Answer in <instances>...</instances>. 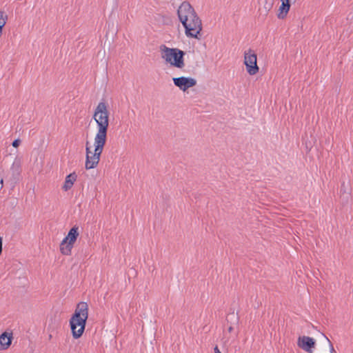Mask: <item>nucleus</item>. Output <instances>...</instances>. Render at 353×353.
I'll return each mask as SVG.
<instances>
[{
    "label": "nucleus",
    "instance_id": "nucleus-13",
    "mask_svg": "<svg viewBox=\"0 0 353 353\" xmlns=\"http://www.w3.org/2000/svg\"><path fill=\"white\" fill-rule=\"evenodd\" d=\"M341 199H342L343 203H347L351 194V188H350L349 183L342 182L340 189Z\"/></svg>",
    "mask_w": 353,
    "mask_h": 353
},
{
    "label": "nucleus",
    "instance_id": "nucleus-8",
    "mask_svg": "<svg viewBox=\"0 0 353 353\" xmlns=\"http://www.w3.org/2000/svg\"><path fill=\"white\" fill-rule=\"evenodd\" d=\"M85 169L90 170L96 168L99 163L100 157L99 155H95V154L91 151V146L90 145V142L88 141L85 143Z\"/></svg>",
    "mask_w": 353,
    "mask_h": 353
},
{
    "label": "nucleus",
    "instance_id": "nucleus-5",
    "mask_svg": "<svg viewBox=\"0 0 353 353\" xmlns=\"http://www.w3.org/2000/svg\"><path fill=\"white\" fill-rule=\"evenodd\" d=\"M79 236V227L74 225L69 230L67 236L63 239L60 244V251L62 254L66 256L71 254L72 249Z\"/></svg>",
    "mask_w": 353,
    "mask_h": 353
},
{
    "label": "nucleus",
    "instance_id": "nucleus-14",
    "mask_svg": "<svg viewBox=\"0 0 353 353\" xmlns=\"http://www.w3.org/2000/svg\"><path fill=\"white\" fill-rule=\"evenodd\" d=\"M77 179V174L75 172H73L68 175L66 176L65 179V181L63 183V185L62 186V189L64 191H68L70 189L72 188V185H74V181Z\"/></svg>",
    "mask_w": 353,
    "mask_h": 353
},
{
    "label": "nucleus",
    "instance_id": "nucleus-16",
    "mask_svg": "<svg viewBox=\"0 0 353 353\" xmlns=\"http://www.w3.org/2000/svg\"><path fill=\"white\" fill-rule=\"evenodd\" d=\"M155 20L159 22H162L164 25H169L171 23V19L169 17L157 14L155 16Z\"/></svg>",
    "mask_w": 353,
    "mask_h": 353
},
{
    "label": "nucleus",
    "instance_id": "nucleus-9",
    "mask_svg": "<svg viewBox=\"0 0 353 353\" xmlns=\"http://www.w3.org/2000/svg\"><path fill=\"white\" fill-rule=\"evenodd\" d=\"M175 86L178 87L180 90L185 92L189 88H192L196 85V80L192 77H174L172 79Z\"/></svg>",
    "mask_w": 353,
    "mask_h": 353
},
{
    "label": "nucleus",
    "instance_id": "nucleus-23",
    "mask_svg": "<svg viewBox=\"0 0 353 353\" xmlns=\"http://www.w3.org/2000/svg\"><path fill=\"white\" fill-rule=\"evenodd\" d=\"M233 330V327L232 325H230L229 327H228V332H232V331Z\"/></svg>",
    "mask_w": 353,
    "mask_h": 353
},
{
    "label": "nucleus",
    "instance_id": "nucleus-2",
    "mask_svg": "<svg viewBox=\"0 0 353 353\" xmlns=\"http://www.w3.org/2000/svg\"><path fill=\"white\" fill-rule=\"evenodd\" d=\"M88 318V305L86 302L77 304L70 319V326L74 339H79L83 334Z\"/></svg>",
    "mask_w": 353,
    "mask_h": 353
},
{
    "label": "nucleus",
    "instance_id": "nucleus-22",
    "mask_svg": "<svg viewBox=\"0 0 353 353\" xmlns=\"http://www.w3.org/2000/svg\"><path fill=\"white\" fill-rule=\"evenodd\" d=\"M3 186V177L1 178L0 179V189H1Z\"/></svg>",
    "mask_w": 353,
    "mask_h": 353
},
{
    "label": "nucleus",
    "instance_id": "nucleus-18",
    "mask_svg": "<svg viewBox=\"0 0 353 353\" xmlns=\"http://www.w3.org/2000/svg\"><path fill=\"white\" fill-rule=\"evenodd\" d=\"M21 143V141L20 139H17L13 141V142L12 143V145L14 147V148H18L20 144Z\"/></svg>",
    "mask_w": 353,
    "mask_h": 353
},
{
    "label": "nucleus",
    "instance_id": "nucleus-19",
    "mask_svg": "<svg viewBox=\"0 0 353 353\" xmlns=\"http://www.w3.org/2000/svg\"><path fill=\"white\" fill-rule=\"evenodd\" d=\"M3 238L0 236V255L2 253Z\"/></svg>",
    "mask_w": 353,
    "mask_h": 353
},
{
    "label": "nucleus",
    "instance_id": "nucleus-7",
    "mask_svg": "<svg viewBox=\"0 0 353 353\" xmlns=\"http://www.w3.org/2000/svg\"><path fill=\"white\" fill-rule=\"evenodd\" d=\"M21 172V159L16 158L10 168V176L8 180L11 189H13L15 185L19 181Z\"/></svg>",
    "mask_w": 353,
    "mask_h": 353
},
{
    "label": "nucleus",
    "instance_id": "nucleus-12",
    "mask_svg": "<svg viewBox=\"0 0 353 353\" xmlns=\"http://www.w3.org/2000/svg\"><path fill=\"white\" fill-rule=\"evenodd\" d=\"M12 334L7 332L0 335V350L8 349L12 343Z\"/></svg>",
    "mask_w": 353,
    "mask_h": 353
},
{
    "label": "nucleus",
    "instance_id": "nucleus-15",
    "mask_svg": "<svg viewBox=\"0 0 353 353\" xmlns=\"http://www.w3.org/2000/svg\"><path fill=\"white\" fill-rule=\"evenodd\" d=\"M291 4H286L281 3V5L279 7V14H277V17L280 19H283L287 16L290 9Z\"/></svg>",
    "mask_w": 353,
    "mask_h": 353
},
{
    "label": "nucleus",
    "instance_id": "nucleus-4",
    "mask_svg": "<svg viewBox=\"0 0 353 353\" xmlns=\"http://www.w3.org/2000/svg\"><path fill=\"white\" fill-rule=\"evenodd\" d=\"M108 107L107 103L101 101L94 110L92 118L97 124V134H108L110 114Z\"/></svg>",
    "mask_w": 353,
    "mask_h": 353
},
{
    "label": "nucleus",
    "instance_id": "nucleus-1",
    "mask_svg": "<svg viewBox=\"0 0 353 353\" xmlns=\"http://www.w3.org/2000/svg\"><path fill=\"white\" fill-rule=\"evenodd\" d=\"M180 22L185 28L188 37L200 39L202 30L201 20L198 17L194 8L188 1H183L177 10Z\"/></svg>",
    "mask_w": 353,
    "mask_h": 353
},
{
    "label": "nucleus",
    "instance_id": "nucleus-20",
    "mask_svg": "<svg viewBox=\"0 0 353 353\" xmlns=\"http://www.w3.org/2000/svg\"><path fill=\"white\" fill-rule=\"evenodd\" d=\"M214 353H221L217 345H216L214 347Z\"/></svg>",
    "mask_w": 353,
    "mask_h": 353
},
{
    "label": "nucleus",
    "instance_id": "nucleus-3",
    "mask_svg": "<svg viewBox=\"0 0 353 353\" xmlns=\"http://www.w3.org/2000/svg\"><path fill=\"white\" fill-rule=\"evenodd\" d=\"M160 51L161 58L164 59L166 63L177 68L184 67V56L185 54L184 51L179 48H170L163 44L160 46Z\"/></svg>",
    "mask_w": 353,
    "mask_h": 353
},
{
    "label": "nucleus",
    "instance_id": "nucleus-6",
    "mask_svg": "<svg viewBox=\"0 0 353 353\" xmlns=\"http://www.w3.org/2000/svg\"><path fill=\"white\" fill-rule=\"evenodd\" d=\"M244 64L250 75H254L259 70V68L257 65L256 54L251 49H249L248 51H245L244 53Z\"/></svg>",
    "mask_w": 353,
    "mask_h": 353
},
{
    "label": "nucleus",
    "instance_id": "nucleus-11",
    "mask_svg": "<svg viewBox=\"0 0 353 353\" xmlns=\"http://www.w3.org/2000/svg\"><path fill=\"white\" fill-rule=\"evenodd\" d=\"M107 141V134H97L94 137V152L95 155H101Z\"/></svg>",
    "mask_w": 353,
    "mask_h": 353
},
{
    "label": "nucleus",
    "instance_id": "nucleus-17",
    "mask_svg": "<svg viewBox=\"0 0 353 353\" xmlns=\"http://www.w3.org/2000/svg\"><path fill=\"white\" fill-rule=\"evenodd\" d=\"M322 336L325 339V340L328 342L330 347V353H336L334 349L333 345L331 341L328 339V338L324 334H322Z\"/></svg>",
    "mask_w": 353,
    "mask_h": 353
},
{
    "label": "nucleus",
    "instance_id": "nucleus-21",
    "mask_svg": "<svg viewBox=\"0 0 353 353\" xmlns=\"http://www.w3.org/2000/svg\"><path fill=\"white\" fill-rule=\"evenodd\" d=\"M281 3H286V4H291L290 0H281Z\"/></svg>",
    "mask_w": 353,
    "mask_h": 353
},
{
    "label": "nucleus",
    "instance_id": "nucleus-10",
    "mask_svg": "<svg viewBox=\"0 0 353 353\" xmlns=\"http://www.w3.org/2000/svg\"><path fill=\"white\" fill-rule=\"evenodd\" d=\"M315 340L310 336H300L298 339L299 347L309 353H312V348L315 347Z\"/></svg>",
    "mask_w": 353,
    "mask_h": 353
}]
</instances>
